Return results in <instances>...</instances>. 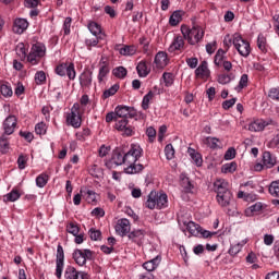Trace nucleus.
<instances>
[{
    "mask_svg": "<svg viewBox=\"0 0 279 279\" xmlns=\"http://www.w3.org/2000/svg\"><path fill=\"white\" fill-rule=\"evenodd\" d=\"M143 156V148L141 145L132 144L128 153L121 147H117L112 151L110 160L105 162L107 169H114V167H121V165H129V162H138V159Z\"/></svg>",
    "mask_w": 279,
    "mask_h": 279,
    "instance_id": "f257e3e1",
    "label": "nucleus"
},
{
    "mask_svg": "<svg viewBox=\"0 0 279 279\" xmlns=\"http://www.w3.org/2000/svg\"><path fill=\"white\" fill-rule=\"evenodd\" d=\"M214 189L217 192L216 199L221 208H227L232 204V192L228 189V182L219 179L214 183Z\"/></svg>",
    "mask_w": 279,
    "mask_h": 279,
    "instance_id": "f03ea898",
    "label": "nucleus"
},
{
    "mask_svg": "<svg viewBox=\"0 0 279 279\" xmlns=\"http://www.w3.org/2000/svg\"><path fill=\"white\" fill-rule=\"evenodd\" d=\"M168 204L169 198L166 193H158L156 191H151L147 196L145 206L149 210H154L155 208H157V210H162V208H167Z\"/></svg>",
    "mask_w": 279,
    "mask_h": 279,
    "instance_id": "7ed1b4c3",
    "label": "nucleus"
},
{
    "mask_svg": "<svg viewBox=\"0 0 279 279\" xmlns=\"http://www.w3.org/2000/svg\"><path fill=\"white\" fill-rule=\"evenodd\" d=\"M72 256L76 265H78L80 267H84V265H86V260L93 259V251L88 248H85V250L76 248L74 250Z\"/></svg>",
    "mask_w": 279,
    "mask_h": 279,
    "instance_id": "20e7f679",
    "label": "nucleus"
},
{
    "mask_svg": "<svg viewBox=\"0 0 279 279\" xmlns=\"http://www.w3.org/2000/svg\"><path fill=\"white\" fill-rule=\"evenodd\" d=\"M16 125H19V120L16 119V116H9L4 119L2 122V136H12L14 132L16 131Z\"/></svg>",
    "mask_w": 279,
    "mask_h": 279,
    "instance_id": "39448f33",
    "label": "nucleus"
},
{
    "mask_svg": "<svg viewBox=\"0 0 279 279\" xmlns=\"http://www.w3.org/2000/svg\"><path fill=\"white\" fill-rule=\"evenodd\" d=\"M232 44L234 45L240 56H243V58H247V56H250L252 51V49L250 48V43L243 39L242 36L234 37Z\"/></svg>",
    "mask_w": 279,
    "mask_h": 279,
    "instance_id": "423d86ee",
    "label": "nucleus"
},
{
    "mask_svg": "<svg viewBox=\"0 0 279 279\" xmlns=\"http://www.w3.org/2000/svg\"><path fill=\"white\" fill-rule=\"evenodd\" d=\"M54 71L60 77H65L68 75L69 80H75V64L73 63H61L56 66Z\"/></svg>",
    "mask_w": 279,
    "mask_h": 279,
    "instance_id": "0eeeda50",
    "label": "nucleus"
},
{
    "mask_svg": "<svg viewBox=\"0 0 279 279\" xmlns=\"http://www.w3.org/2000/svg\"><path fill=\"white\" fill-rule=\"evenodd\" d=\"M62 271H64V248L62 244H58L56 255V277L58 279L62 278Z\"/></svg>",
    "mask_w": 279,
    "mask_h": 279,
    "instance_id": "6e6552de",
    "label": "nucleus"
},
{
    "mask_svg": "<svg viewBox=\"0 0 279 279\" xmlns=\"http://www.w3.org/2000/svg\"><path fill=\"white\" fill-rule=\"evenodd\" d=\"M274 124V120L271 119H258L250 123L248 130L250 132H263L267 125Z\"/></svg>",
    "mask_w": 279,
    "mask_h": 279,
    "instance_id": "1a4fd4ad",
    "label": "nucleus"
},
{
    "mask_svg": "<svg viewBox=\"0 0 279 279\" xmlns=\"http://www.w3.org/2000/svg\"><path fill=\"white\" fill-rule=\"evenodd\" d=\"M64 278L65 279H90V276H88L84 271H77L75 267L68 266L64 271Z\"/></svg>",
    "mask_w": 279,
    "mask_h": 279,
    "instance_id": "9d476101",
    "label": "nucleus"
},
{
    "mask_svg": "<svg viewBox=\"0 0 279 279\" xmlns=\"http://www.w3.org/2000/svg\"><path fill=\"white\" fill-rule=\"evenodd\" d=\"M182 36H204V28L199 25H193L192 28L187 25L181 26Z\"/></svg>",
    "mask_w": 279,
    "mask_h": 279,
    "instance_id": "9b49d317",
    "label": "nucleus"
},
{
    "mask_svg": "<svg viewBox=\"0 0 279 279\" xmlns=\"http://www.w3.org/2000/svg\"><path fill=\"white\" fill-rule=\"evenodd\" d=\"M129 121L126 119H122L116 123V130L122 132L123 136H133L134 135V128L128 125Z\"/></svg>",
    "mask_w": 279,
    "mask_h": 279,
    "instance_id": "f8f14e48",
    "label": "nucleus"
},
{
    "mask_svg": "<svg viewBox=\"0 0 279 279\" xmlns=\"http://www.w3.org/2000/svg\"><path fill=\"white\" fill-rule=\"evenodd\" d=\"M29 27V22L27 19L17 17L13 23V32L14 34H24L25 31Z\"/></svg>",
    "mask_w": 279,
    "mask_h": 279,
    "instance_id": "ddd939ff",
    "label": "nucleus"
},
{
    "mask_svg": "<svg viewBox=\"0 0 279 279\" xmlns=\"http://www.w3.org/2000/svg\"><path fill=\"white\" fill-rule=\"evenodd\" d=\"M78 80L82 88H90L93 85V71L84 70Z\"/></svg>",
    "mask_w": 279,
    "mask_h": 279,
    "instance_id": "4468645a",
    "label": "nucleus"
},
{
    "mask_svg": "<svg viewBox=\"0 0 279 279\" xmlns=\"http://www.w3.org/2000/svg\"><path fill=\"white\" fill-rule=\"evenodd\" d=\"M130 220L125 218L118 220L116 225L117 234H119L120 236H125V234L130 233Z\"/></svg>",
    "mask_w": 279,
    "mask_h": 279,
    "instance_id": "2eb2a0df",
    "label": "nucleus"
},
{
    "mask_svg": "<svg viewBox=\"0 0 279 279\" xmlns=\"http://www.w3.org/2000/svg\"><path fill=\"white\" fill-rule=\"evenodd\" d=\"M129 240L136 245H143V241L145 240V230L143 229H135L129 233Z\"/></svg>",
    "mask_w": 279,
    "mask_h": 279,
    "instance_id": "dca6fc26",
    "label": "nucleus"
},
{
    "mask_svg": "<svg viewBox=\"0 0 279 279\" xmlns=\"http://www.w3.org/2000/svg\"><path fill=\"white\" fill-rule=\"evenodd\" d=\"M116 117L118 120L125 119L128 121V118L132 119V109L128 106H118L114 110Z\"/></svg>",
    "mask_w": 279,
    "mask_h": 279,
    "instance_id": "f3484780",
    "label": "nucleus"
},
{
    "mask_svg": "<svg viewBox=\"0 0 279 279\" xmlns=\"http://www.w3.org/2000/svg\"><path fill=\"white\" fill-rule=\"evenodd\" d=\"M263 163L266 166V169H274L278 165V159L269 151L263 153Z\"/></svg>",
    "mask_w": 279,
    "mask_h": 279,
    "instance_id": "a211bd4d",
    "label": "nucleus"
},
{
    "mask_svg": "<svg viewBox=\"0 0 279 279\" xmlns=\"http://www.w3.org/2000/svg\"><path fill=\"white\" fill-rule=\"evenodd\" d=\"M66 123L68 125H71L72 128H82V117L80 113L70 112L66 116Z\"/></svg>",
    "mask_w": 279,
    "mask_h": 279,
    "instance_id": "6ab92c4d",
    "label": "nucleus"
},
{
    "mask_svg": "<svg viewBox=\"0 0 279 279\" xmlns=\"http://www.w3.org/2000/svg\"><path fill=\"white\" fill-rule=\"evenodd\" d=\"M155 64H156L157 69H165V66H167V64H169V58L167 57V52L159 51L155 56Z\"/></svg>",
    "mask_w": 279,
    "mask_h": 279,
    "instance_id": "aec40b11",
    "label": "nucleus"
},
{
    "mask_svg": "<svg viewBox=\"0 0 279 279\" xmlns=\"http://www.w3.org/2000/svg\"><path fill=\"white\" fill-rule=\"evenodd\" d=\"M196 77H210V70H208V62L202 61L199 66L195 70Z\"/></svg>",
    "mask_w": 279,
    "mask_h": 279,
    "instance_id": "412c9836",
    "label": "nucleus"
},
{
    "mask_svg": "<svg viewBox=\"0 0 279 279\" xmlns=\"http://www.w3.org/2000/svg\"><path fill=\"white\" fill-rule=\"evenodd\" d=\"M182 16H184V11L177 10L169 17V25L175 27L182 23Z\"/></svg>",
    "mask_w": 279,
    "mask_h": 279,
    "instance_id": "4be33fe9",
    "label": "nucleus"
},
{
    "mask_svg": "<svg viewBox=\"0 0 279 279\" xmlns=\"http://www.w3.org/2000/svg\"><path fill=\"white\" fill-rule=\"evenodd\" d=\"M10 136L9 135H0V154L5 155L10 154Z\"/></svg>",
    "mask_w": 279,
    "mask_h": 279,
    "instance_id": "5701e85b",
    "label": "nucleus"
},
{
    "mask_svg": "<svg viewBox=\"0 0 279 279\" xmlns=\"http://www.w3.org/2000/svg\"><path fill=\"white\" fill-rule=\"evenodd\" d=\"M136 71L140 77H147V75H149V72L151 71V68L146 61H141L136 66Z\"/></svg>",
    "mask_w": 279,
    "mask_h": 279,
    "instance_id": "b1692460",
    "label": "nucleus"
},
{
    "mask_svg": "<svg viewBox=\"0 0 279 279\" xmlns=\"http://www.w3.org/2000/svg\"><path fill=\"white\" fill-rule=\"evenodd\" d=\"M184 47V37L183 36H177L170 47L168 48V51L170 53H173V51H179V49H182Z\"/></svg>",
    "mask_w": 279,
    "mask_h": 279,
    "instance_id": "393cba45",
    "label": "nucleus"
},
{
    "mask_svg": "<svg viewBox=\"0 0 279 279\" xmlns=\"http://www.w3.org/2000/svg\"><path fill=\"white\" fill-rule=\"evenodd\" d=\"M31 51L36 53L39 58H45V54L47 53V47H45V44L43 43H36L32 46Z\"/></svg>",
    "mask_w": 279,
    "mask_h": 279,
    "instance_id": "a878e982",
    "label": "nucleus"
},
{
    "mask_svg": "<svg viewBox=\"0 0 279 279\" xmlns=\"http://www.w3.org/2000/svg\"><path fill=\"white\" fill-rule=\"evenodd\" d=\"M158 265H160V256H156L155 258L143 264V267L146 271H154L158 269Z\"/></svg>",
    "mask_w": 279,
    "mask_h": 279,
    "instance_id": "bb28decb",
    "label": "nucleus"
},
{
    "mask_svg": "<svg viewBox=\"0 0 279 279\" xmlns=\"http://www.w3.org/2000/svg\"><path fill=\"white\" fill-rule=\"evenodd\" d=\"M143 169H145V167L141 163L136 165V162H129V167H126L124 171L125 173L134 174V173H141Z\"/></svg>",
    "mask_w": 279,
    "mask_h": 279,
    "instance_id": "cd10ccee",
    "label": "nucleus"
},
{
    "mask_svg": "<svg viewBox=\"0 0 279 279\" xmlns=\"http://www.w3.org/2000/svg\"><path fill=\"white\" fill-rule=\"evenodd\" d=\"M187 154L191 156L192 160L196 165V167H202L204 160L202 159V154L196 153L195 149L189 148Z\"/></svg>",
    "mask_w": 279,
    "mask_h": 279,
    "instance_id": "c85d7f7f",
    "label": "nucleus"
},
{
    "mask_svg": "<svg viewBox=\"0 0 279 279\" xmlns=\"http://www.w3.org/2000/svg\"><path fill=\"white\" fill-rule=\"evenodd\" d=\"M17 199H21V192L19 190H12L3 196V202H16Z\"/></svg>",
    "mask_w": 279,
    "mask_h": 279,
    "instance_id": "c756f323",
    "label": "nucleus"
},
{
    "mask_svg": "<svg viewBox=\"0 0 279 279\" xmlns=\"http://www.w3.org/2000/svg\"><path fill=\"white\" fill-rule=\"evenodd\" d=\"M186 230L190 232V234H192L193 236H197L199 234V230H202V226L190 221L186 225Z\"/></svg>",
    "mask_w": 279,
    "mask_h": 279,
    "instance_id": "7c9ffc66",
    "label": "nucleus"
},
{
    "mask_svg": "<svg viewBox=\"0 0 279 279\" xmlns=\"http://www.w3.org/2000/svg\"><path fill=\"white\" fill-rule=\"evenodd\" d=\"M119 84H114L112 85L110 88L106 89L104 93H102V99H109V97H113V95H117V93H119Z\"/></svg>",
    "mask_w": 279,
    "mask_h": 279,
    "instance_id": "2f4dec72",
    "label": "nucleus"
},
{
    "mask_svg": "<svg viewBox=\"0 0 279 279\" xmlns=\"http://www.w3.org/2000/svg\"><path fill=\"white\" fill-rule=\"evenodd\" d=\"M226 61V51L223 49H218L215 54L214 63L216 66H221L222 62Z\"/></svg>",
    "mask_w": 279,
    "mask_h": 279,
    "instance_id": "473e14b6",
    "label": "nucleus"
},
{
    "mask_svg": "<svg viewBox=\"0 0 279 279\" xmlns=\"http://www.w3.org/2000/svg\"><path fill=\"white\" fill-rule=\"evenodd\" d=\"M112 75H114V77H118V80H124V77H126L128 75V69H125L124 66L114 68L112 70Z\"/></svg>",
    "mask_w": 279,
    "mask_h": 279,
    "instance_id": "72a5a7b5",
    "label": "nucleus"
},
{
    "mask_svg": "<svg viewBox=\"0 0 279 279\" xmlns=\"http://www.w3.org/2000/svg\"><path fill=\"white\" fill-rule=\"evenodd\" d=\"M87 27L93 36L101 34V25L97 24V22H89Z\"/></svg>",
    "mask_w": 279,
    "mask_h": 279,
    "instance_id": "f704fd0d",
    "label": "nucleus"
},
{
    "mask_svg": "<svg viewBox=\"0 0 279 279\" xmlns=\"http://www.w3.org/2000/svg\"><path fill=\"white\" fill-rule=\"evenodd\" d=\"M49 182V175L41 173L36 178V185L39 189H45L47 186V183Z\"/></svg>",
    "mask_w": 279,
    "mask_h": 279,
    "instance_id": "c9c22d12",
    "label": "nucleus"
},
{
    "mask_svg": "<svg viewBox=\"0 0 279 279\" xmlns=\"http://www.w3.org/2000/svg\"><path fill=\"white\" fill-rule=\"evenodd\" d=\"M181 186L184 193H193V184L187 177L181 179Z\"/></svg>",
    "mask_w": 279,
    "mask_h": 279,
    "instance_id": "e433bc0d",
    "label": "nucleus"
},
{
    "mask_svg": "<svg viewBox=\"0 0 279 279\" xmlns=\"http://www.w3.org/2000/svg\"><path fill=\"white\" fill-rule=\"evenodd\" d=\"M154 99V92L149 90L142 100L143 110H149V102Z\"/></svg>",
    "mask_w": 279,
    "mask_h": 279,
    "instance_id": "4c0bfd02",
    "label": "nucleus"
},
{
    "mask_svg": "<svg viewBox=\"0 0 279 279\" xmlns=\"http://www.w3.org/2000/svg\"><path fill=\"white\" fill-rule=\"evenodd\" d=\"M257 47L263 53H267V48L269 47L267 45V37L265 36H258L257 37Z\"/></svg>",
    "mask_w": 279,
    "mask_h": 279,
    "instance_id": "58836bf2",
    "label": "nucleus"
},
{
    "mask_svg": "<svg viewBox=\"0 0 279 279\" xmlns=\"http://www.w3.org/2000/svg\"><path fill=\"white\" fill-rule=\"evenodd\" d=\"M108 73H110V68L107 64L101 65L99 69V72H98L99 84H101V82H104L105 77L108 76Z\"/></svg>",
    "mask_w": 279,
    "mask_h": 279,
    "instance_id": "ea45409f",
    "label": "nucleus"
},
{
    "mask_svg": "<svg viewBox=\"0 0 279 279\" xmlns=\"http://www.w3.org/2000/svg\"><path fill=\"white\" fill-rule=\"evenodd\" d=\"M0 93L2 97H12V95H14V92L12 90V86L8 84H2L0 86Z\"/></svg>",
    "mask_w": 279,
    "mask_h": 279,
    "instance_id": "a19ab883",
    "label": "nucleus"
},
{
    "mask_svg": "<svg viewBox=\"0 0 279 279\" xmlns=\"http://www.w3.org/2000/svg\"><path fill=\"white\" fill-rule=\"evenodd\" d=\"M89 173H90V175H93V178H97V180H99L104 177V170H101V168L97 167V165H94L89 169Z\"/></svg>",
    "mask_w": 279,
    "mask_h": 279,
    "instance_id": "79ce46f5",
    "label": "nucleus"
},
{
    "mask_svg": "<svg viewBox=\"0 0 279 279\" xmlns=\"http://www.w3.org/2000/svg\"><path fill=\"white\" fill-rule=\"evenodd\" d=\"M165 154H166L167 160H173V158H175V149L173 148L172 144L166 145Z\"/></svg>",
    "mask_w": 279,
    "mask_h": 279,
    "instance_id": "37998d69",
    "label": "nucleus"
},
{
    "mask_svg": "<svg viewBox=\"0 0 279 279\" xmlns=\"http://www.w3.org/2000/svg\"><path fill=\"white\" fill-rule=\"evenodd\" d=\"M221 171L222 173H234V171H236V162L225 163L221 167Z\"/></svg>",
    "mask_w": 279,
    "mask_h": 279,
    "instance_id": "c03bdc74",
    "label": "nucleus"
},
{
    "mask_svg": "<svg viewBox=\"0 0 279 279\" xmlns=\"http://www.w3.org/2000/svg\"><path fill=\"white\" fill-rule=\"evenodd\" d=\"M99 40H101V37H88L85 39V45L87 49H90L92 47H97V45H99Z\"/></svg>",
    "mask_w": 279,
    "mask_h": 279,
    "instance_id": "a18cd8bd",
    "label": "nucleus"
},
{
    "mask_svg": "<svg viewBox=\"0 0 279 279\" xmlns=\"http://www.w3.org/2000/svg\"><path fill=\"white\" fill-rule=\"evenodd\" d=\"M269 193L272 197H279V181H274L269 185Z\"/></svg>",
    "mask_w": 279,
    "mask_h": 279,
    "instance_id": "49530a36",
    "label": "nucleus"
},
{
    "mask_svg": "<svg viewBox=\"0 0 279 279\" xmlns=\"http://www.w3.org/2000/svg\"><path fill=\"white\" fill-rule=\"evenodd\" d=\"M217 143H219V138L217 137H206L205 140V145L210 147V149H217L219 147Z\"/></svg>",
    "mask_w": 279,
    "mask_h": 279,
    "instance_id": "de8ad7c7",
    "label": "nucleus"
},
{
    "mask_svg": "<svg viewBox=\"0 0 279 279\" xmlns=\"http://www.w3.org/2000/svg\"><path fill=\"white\" fill-rule=\"evenodd\" d=\"M66 232L73 234V236H77L80 234V227L74 222H70L66 226Z\"/></svg>",
    "mask_w": 279,
    "mask_h": 279,
    "instance_id": "09e8293b",
    "label": "nucleus"
},
{
    "mask_svg": "<svg viewBox=\"0 0 279 279\" xmlns=\"http://www.w3.org/2000/svg\"><path fill=\"white\" fill-rule=\"evenodd\" d=\"M121 56H134L136 53V49H134V46H124L120 49Z\"/></svg>",
    "mask_w": 279,
    "mask_h": 279,
    "instance_id": "8fccbe9b",
    "label": "nucleus"
},
{
    "mask_svg": "<svg viewBox=\"0 0 279 279\" xmlns=\"http://www.w3.org/2000/svg\"><path fill=\"white\" fill-rule=\"evenodd\" d=\"M35 132L36 134H39V136L47 134V124L45 122H39L35 125Z\"/></svg>",
    "mask_w": 279,
    "mask_h": 279,
    "instance_id": "3c124183",
    "label": "nucleus"
},
{
    "mask_svg": "<svg viewBox=\"0 0 279 279\" xmlns=\"http://www.w3.org/2000/svg\"><path fill=\"white\" fill-rule=\"evenodd\" d=\"M162 78L165 82V86L169 87V86H173V74L169 73V72H165L162 74Z\"/></svg>",
    "mask_w": 279,
    "mask_h": 279,
    "instance_id": "603ef678",
    "label": "nucleus"
},
{
    "mask_svg": "<svg viewBox=\"0 0 279 279\" xmlns=\"http://www.w3.org/2000/svg\"><path fill=\"white\" fill-rule=\"evenodd\" d=\"M89 236L92 241H101V231L97 229H89Z\"/></svg>",
    "mask_w": 279,
    "mask_h": 279,
    "instance_id": "864d4df0",
    "label": "nucleus"
},
{
    "mask_svg": "<svg viewBox=\"0 0 279 279\" xmlns=\"http://www.w3.org/2000/svg\"><path fill=\"white\" fill-rule=\"evenodd\" d=\"M205 49L209 56H213V53H215V51H217V40H213L211 43H208L206 45Z\"/></svg>",
    "mask_w": 279,
    "mask_h": 279,
    "instance_id": "5fc2aeb1",
    "label": "nucleus"
},
{
    "mask_svg": "<svg viewBox=\"0 0 279 279\" xmlns=\"http://www.w3.org/2000/svg\"><path fill=\"white\" fill-rule=\"evenodd\" d=\"M71 23H73V19L66 17L63 23V32L65 36H69L71 34Z\"/></svg>",
    "mask_w": 279,
    "mask_h": 279,
    "instance_id": "6e6d98bb",
    "label": "nucleus"
},
{
    "mask_svg": "<svg viewBox=\"0 0 279 279\" xmlns=\"http://www.w3.org/2000/svg\"><path fill=\"white\" fill-rule=\"evenodd\" d=\"M47 81V74L44 71H38L35 74V82L36 84H43V82Z\"/></svg>",
    "mask_w": 279,
    "mask_h": 279,
    "instance_id": "4d7b16f0",
    "label": "nucleus"
},
{
    "mask_svg": "<svg viewBox=\"0 0 279 279\" xmlns=\"http://www.w3.org/2000/svg\"><path fill=\"white\" fill-rule=\"evenodd\" d=\"M241 250H243V245H241V243L231 245V247L229 248V254L230 256H236V254H239Z\"/></svg>",
    "mask_w": 279,
    "mask_h": 279,
    "instance_id": "13d9d810",
    "label": "nucleus"
},
{
    "mask_svg": "<svg viewBox=\"0 0 279 279\" xmlns=\"http://www.w3.org/2000/svg\"><path fill=\"white\" fill-rule=\"evenodd\" d=\"M40 58L41 57L37 56L35 52L31 50L29 54L27 56V61L31 64H38V62H40Z\"/></svg>",
    "mask_w": 279,
    "mask_h": 279,
    "instance_id": "bf43d9fd",
    "label": "nucleus"
},
{
    "mask_svg": "<svg viewBox=\"0 0 279 279\" xmlns=\"http://www.w3.org/2000/svg\"><path fill=\"white\" fill-rule=\"evenodd\" d=\"M233 158H236V149L230 147L225 154V160H233Z\"/></svg>",
    "mask_w": 279,
    "mask_h": 279,
    "instance_id": "052dcab7",
    "label": "nucleus"
},
{
    "mask_svg": "<svg viewBox=\"0 0 279 279\" xmlns=\"http://www.w3.org/2000/svg\"><path fill=\"white\" fill-rule=\"evenodd\" d=\"M140 45L142 46L144 53H147V51H149V39L147 37H141Z\"/></svg>",
    "mask_w": 279,
    "mask_h": 279,
    "instance_id": "680f3d73",
    "label": "nucleus"
},
{
    "mask_svg": "<svg viewBox=\"0 0 279 279\" xmlns=\"http://www.w3.org/2000/svg\"><path fill=\"white\" fill-rule=\"evenodd\" d=\"M27 156L20 155L17 158V167L19 169L23 170L25 169V166L27 165Z\"/></svg>",
    "mask_w": 279,
    "mask_h": 279,
    "instance_id": "e2e57ef3",
    "label": "nucleus"
},
{
    "mask_svg": "<svg viewBox=\"0 0 279 279\" xmlns=\"http://www.w3.org/2000/svg\"><path fill=\"white\" fill-rule=\"evenodd\" d=\"M268 97L270 99H275V100L279 101V87L270 88V90L268 93Z\"/></svg>",
    "mask_w": 279,
    "mask_h": 279,
    "instance_id": "0e129e2a",
    "label": "nucleus"
},
{
    "mask_svg": "<svg viewBox=\"0 0 279 279\" xmlns=\"http://www.w3.org/2000/svg\"><path fill=\"white\" fill-rule=\"evenodd\" d=\"M15 51L20 56V58H25V56H27L24 44H19L15 48Z\"/></svg>",
    "mask_w": 279,
    "mask_h": 279,
    "instance_id": "69168bd1",
    "label": "nucleus"
},
{
    "mask_svg": "<svg viewBox=\"0 0 279 279\" xmlns=\"http://www.w3.org/2000/svg\"><path fill=\"white\" fill-rule=\"evenodd\" d=\"M230 82H232V78L228 74H220L218 76L219 84L226 85V84H230Z\"/></svg>",
    "mask_w": 279,
    "mask_h": 279,
    "instance_id": "338daca9",
    "label": "nucleus"
},
{
    "mask_svg": "<svg viewBox=\"0 0 279 279\" xmlns=\"http://www.w3.org/2000/svg\"><path fill=\"white\" fill-rule=\"evenodd\" d=\"M247 82H248L247 74H243V75L241 76V78H240L238 88H239L240 90H243V88L247 87Z\"/></svg>",
    "mask_w": 279,
    "mask_h": 279,
    "instance_id": "774afa93",
    "label": "nucleus"
}]
</instances>
